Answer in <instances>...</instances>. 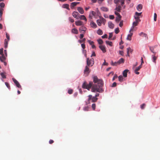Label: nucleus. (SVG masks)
I'll return each instance as SVG.
<instances>
[{
	"label": "nucleus",
	"mask_w": 160,
	"mask_h": 160,
	"mask_svg": "<svg viewBox=\"0 0 160 160\" xmlns=\"http://www.w3.org/2000/svg\"><path fill=\"white\" fill-rule=\"evenodd\" d=\"M93 78L94 84H93L92 82H89L88 84L86 82H85L82 85V88L89 90L92 87L91 91L92 92H98L99 93L103 92L104 90L102 87L104 83L102 80L99 79L96 76H94Z\"/></svg>",
	"instance_id": "f257e3e1"
},
{
	"label": "nucleus",
	"mask_w": 160,
	"mask_h": 160,
	"mask_svg": "<svg viewBox=\"0 0 160 160\" xmlns=\"http://www.w3.org/2000/svg\"><path fill=\"white\" fill-rule=\"evenodd\" d=\"M87 65L89 67L92 66L94 64V61L93 58L89 59V58H87Z\"/></svg>",
	"instance_id": "f03ea898"
},
{
	"label": "nucleus",
	"mask_w": 160,
	"mask_h": 160,
	"mask_svg": "<svg viewBox=\"0 0 160 160\" xmlns=\"http://www.w3.org/2000/svg\"><path fill=\"white\" fill-rule=\"evenodd\" d=\"M106 22V20L103 18H101L99 19H98L97 20V22L98 25L100 26L102 23L105 25Z\"/></svg>",
	"instance_id": "7ed1b4c3"
},
{
	"label": "nucleus",
	"mask_w": 160,
	"mask_h": 160,
	"mask_svg": "<svg viewBox=\"0 0 160 160\" xmlns=\"http://www.w3.org/2000/svg\"><path fill=\"white\" fill-rule=\"evenodd\" d=\"M6 37L8 39L7 40L6 39L4 40V48H6L8 47V41L10 40V37L8 33H6Z\"/></svg>",
	"instance_id": "20e7f679"
},
{
	"label": "nucleus",
	"mask_w": 160,
	"mask_h": 160,
	"mask_svg": "<svg viewBox=\"0 0 160 160\" xmlns=\"http://www.w3.org/2000/svg\"><path fill=\"white\" fill-rule=\"evenodd\" d=\"M89 67L88 66H86L84 70V73L86 76H88L90 72Z\"/></svg>",
	"instance_id": "39448f33"
},
{
	"label": "nucleus",
	"mask_w": 160,
	"mask_h": 160,
	"mask_svg": "<svg viewBox=\"0 0 160 160\" xmlns=\"http://www.w3.org/2000/svg\"><path fill=\"white\" fill-rule=\"evenodd\" d=\"M138 23H139V22L136 21L134 22H133L132 26L131 28L130 29L129 31V32H132L134 31V27L137 26L138 25Z\"/></svg>",
	"instance_id": "423d86ee"
},
{
	"label": "nucleus",
	"mask_w": 160,
	"mask_h": 160,
	"mask_svg": "<svg viewBox=\"0 0 160 160\" xmlns=\"http://www.w3.org/2000/svg\"><path fill=\"white\" fill-rule=\"evenodd\" d=\"M73 16L77 19L80 18V16H79V14L77 12H73L72 13Z\"/></svg>",
	"instance_id": "0eeeda50"
},
{
	"label": "nucleus",
	"mask_w": 160,
	"mask_h": 160,
	"mask_svg": "<svg viewBox=\"0 0 160 160\" xmlns=\"http://www.w3.org/2000/svg\"><path fill=\"white\" fill-rule=\"evenodd\" d=\"M12 80L17 87L18 88H21V86L19 82L15 78H13Z\"/></svg>",
	"instance_id": "6e6552de"
},
{
	"label": "nucleus",
	"mask_w": 160,
	"mask_h": 160,
	"mask_svg": "<svg viewBox=\"0 0 160 160\" xmlns=\"http://www.w3.org/2000/svg\"><path fill=\"white\" fill-rule=\"evenodd\" d=\"M87 30V28L84 27H82L79 28V30L81 33H84Z\"/></svg>",
	"instance_id": "1a4fd4ad"
},
{
	"label": "nucleus",
	"mask_w": 160,
	"mask_h": 160,
	"mask_svg": "<svg viewBox=\"0 0 160 160\" xmlns=\"http://www.w3.org/2000/svg\"><path fill=\"white\" fill-rule=\"evenodd\" d=\"M142 67L141 65H139L138 67H137L134 70V72L136 74L138 75L139 74V72L138 71H139Z\"/></svg>",
	"instance_id": "9d476101"
},
{
	"label": "nucleus",
	"mask_w": 160,
	"mask_h": 160,
	"mask_svg": "<svg viewBox=\"0 0 160 160\" xmlns=\"http://www.w3.org/2000/svg\"><path fill=\"white\" fill-rule=\"evenodd\" d=\"M99 48L103 52L105 53L106 52L105 46L102 45H100L99 46Z\"/></svg>",
	"instance_id": "9b49d317"
},
{
	"label": "nucleus",
	"mask_w": 160,
	"mask_h": 160,
	"mask_svg": "<svg viewBox=\"0 0 160 160\" xmlns=\"http://www.w3.org/2000/svg\"><path fill=\"white\" fill-rule=\"evenodd\" d=\"M139 35L142 37H144L146 39H148V37L147 35L146 34L143 33V32H141L139 34Z\"/></svg>",
	"instance_id": "f8f14e48"
},
{
	"label": "nucleus",
	"mask_w": 160,
	"mask_h": 160,
	"mask_svg": "<svg viewBox=\"0 0 160 160\" xmlns=\"http://www.w3.org/2000/svg\"><path fill=\"white\" fill-rule=\"evenodd\" d=\"M108 25L109 27L111 29L113 28L114 26V24L111 22H108Z\"/></svg>",
	"instance_id": "ddd939ff"
},
{
	"label": "nucleus",
	"mask_w": 160,
	"mask_h": 160,
	"mask_svg": "<svg viewBox=\"0 0 160 160\" xmlns=\"http://www.w3.org/2000/svg\"><path fill=\"white\" fill-rule=\"evenodd\" d=\"M78 11L81 14H82L84 13V11L82 8L79 7L78 8Z\"/></svg>",
	"instance_id": "4468645a"
},
{
	"label": "nucleus",
	"mask_w": 160,
	"mask_h": 160,
	"mask_svg": "<svg viewBox=\"0 0 160 160\" xmlns=\"http://www.w3.org/2000/svg\"><path fill=\"white\" fill-rule=\"evenodd\" d=\"M130 34H128L127 38V39L128 40L130 41L131 40V37L133 35V33L131 32H130Z\"/></svg>",
	"instance_id": "2eb2a0df"
},
{
	"label": "nucleus",
	"mask_w": 160,
	"mask_h": 160,
	"mask_svg": "<svg viewBox=\"0 0 160 160\" xmlns=\"http://www.w3.org/2000/svg\"><path fill=\"white\" fill-rule=\"evenodd\" d=\"M90 25L91 27L94 28H95L97 27L96 24L93 21L91 22Z\"/></svg>",
	"instance_id": "dca6fc26"
},
{
	"label": "nucleus",
	"mask_w": 160,
	"mask_h": 160,
	"mask_svg": "<svg viewBox=\"0 0 160 160\" xmlns=\"http://www.w3.org/2000/svg\"><path fill=\"white\" fill-rule=\"evenodd\" d=\"M128 69H126L124 70L122 73L124 77H126L127 75V73L128 71Z\"/></svg>",
	"instance_id": "f3484780"
},
{
	"label": "nucleus",
	"mask_w": 160,
	"mask_h": 160,
	"mask_svg": "<svg viewBox=\"0 0 160 160\" xmlns=\"http://www.w3.org/2000/svg\"><path fill=\"white\" fill-rule=\"evenodd\" d=\"M155 55L156 54H153L152 55L153 61L155 63H156V60L158 57V56H155Z\"/></svg>",
	"instance_id": "a211bd4d"
},
{
	"label": "nucleus",
	"mask_w": 160,
	"mask_h": 160,
	"mask_svg": "<svg viewBox=\"0 0 160 160\" xmlns=\"http://www.w3.org/2000/svg\"><path fill=\"white\" fill-rule=\"evenodd\" d=\"M101 9L103 12H108V8L106 7H102L101 8Z\"/></svg>",
	"instance_id": "6ab92c4d"
},
{
	"label": "nucleus",
	"mask_w": 160,
	"mask_h": 160,
	"mask_svg": "<svg viewBox=\"0 0 160 160\" xmlns=\"http://www.w3.org/2000/svg\"><path fill=\"white\" fill-rule=\"evenodd\" d=\"M75 24L77 26H82L83 25V22L81 21H76Z\"/></svg>",
	"instance_id": "aec40b11"
},
{
	"label": "nucleus",
	"mask_w": 160,
	"mask_h": 160,
	"mask_svg": "<svg viewBox=\"0 0 160 160\" xmlns=\"http://www.w3.org/2000/svg\"><path fill=\"white\" fill-rule=\"evenodd\" d=\"M142 5L141 4H139L137 7V10L139 11H140L142 9Z\"/></svg>",
	"instance_id": "412c9836"
},
{
	"label": "nucleus",
	"mask_w": 160,
	"mask_h": 160,
	"mask_svg": "<svg viewBox=\"0 0 160 160\" xmlns=\"http://www.w3.org/2000/svg\"><path fill=\"white\" fill-rule=\"evenodd\" d=\"M6 58L4 55H2L1 56H0V60L2 62H3L5 60Z\"/></svg>",
	"instance_id": "4be33fe9"
},
{
	"label": "nucleus",
	"mask_w": 160,
	"mask_h": 160,
	"mask_svg": "<svg viewBox=\"0 0 160 160\" xmlns=\"http://www.w3.org/2000/svg\"><path fill=\"white\" fill-rule=\"evenodd\" d=\"M72 32L75 34H77L78 33V31L77 29L73 28L72 30Z\"/></svg>",
	"instance_id": "5701e85b"
},
{
	"label": "nucleus",
	"mask_w": 160,
	"mask_h": 160,
	"mask_svg": "<svg viewBox=\"0 0 160 160\" xmlns=\"http://www.w3.org/2000/svg\"><path fill=\"white\" fill-rule=\"evenodd\" d=\"M150 50L153 53V54H156V52L154 51V47H149Z\"/></svg>",
	"instance_id": "b1692460"
},
{
	"label": "nucleus",
	"mask_w": 160,
	"mask_h": 160,
	"mask_svg": "<svg viewBox=\"0 0 160 160\" xmlns=\"http://www.w3.org/2000/svg\"><path fill=\"white\" fill-rule=\"evenodd\" d=\"M124 61V60L122 58L120 59L118 61V64H120L122 63H123Z\"/></svg>",
	"instance_id": "393cba45"
},
{
	"label": "nucleus",
	"mask_w": 160,
	"mask_h": 160,
	"mask_svg": "<svg viewBox=\"0 0 160 160\" xmlns=\"http://www.w3.org/2000/svg\"><path fill=\"white\" fill-rule=\"evenodd\" d=\"M62 7L64 8H67V9L68 10L70 9L69 8V5L68 4H64L63 5Z\"/></svg>",
	"instance_id": "a878e982"
},
{
	"label": "nucleus",
	"mask_w": 160,
	"mask_h": 160,
	"mask_svg": "<svg viewBox=\"0 0 160 160\" xmlns=\"http://www.w3.org/2000/svg\"><path fill=\"white\" fill-rule=\"evenodd\" d=\"M97 33L98 34V35H102V33H103V32H102V30H101L100 29H99L97 31Z\"/></svg>",
	"instance_id": "bb28decb"
},
{
	"label": "nucleus",
	"mask_w": 160,
	"mask_h": 160,
	"mask_svg": "<svg viewBox=\"0 0 160 160\" xmlns=\"http://www.w3.org/2000/svg\"><path fill=\"white\" fill-rule=\"evenodd\" d=\"M97 100L98 98L95 97H93L92 98V102H95L97 101Z\"/></svg>",
	"instance_id": "cd10ccee"
},
{
	"label": "nucleus",
	"mask_w": 160,
	"mask_h": 160,
	"mask_svg": "<svg viewBox=\"0 0 160 160\" xmlns=\"http://www.w3.org/2000/svg\"><path fill=\"white\" fill-rule=\"evenodd\" d=\"M106 42L107 44L109 45L110 46H112V43L111 42L106 41Z\"/></svg>",
	"instance_id": "c85d7f7f"
},
{
	"label": "nucleus",
	"mask_w": 160,
	"mask_h": 160,
	"mask_svg": "<svg viewBox=\"0 0 160 160\" xmlns=\"http://www.w3.org/2000/svg\"><path fill=\"white\" fill-rule=\"evenodd\" d=\"M121 7L120 6H118L116 8V10L118 12H120L121 11Z\"/></svg>",
	"instance_id": "c756f323"
},
{
	"label": "nucleus",
	"mask_w": 160,
	"mask_h": 160,
	"mask_svg": "<svg viewBox=\"0 0 160 160\" xmlns=\"http://www.w3.org/2000/svg\"><path fill=\"white\" fill-rule=\"evenodd\" d=\"M76 6V5L75 2H72L71 3V8H74L75 6Z\"/></svg>",
	"instance_id": "7c9ffc66"
},
{
	"label": "nucleus",
	"mask_w": 160,
	"mask_h": 160,
	"mask_svg": "<svg viewBox=\"0 0 160 160\" xmlns=\"http://www.w3.org/2000/svg\"><path fill=\"white\" fill-rule=\"evenodd\" d=\"M134 18L136 20L135 21L138 22H139L141 21L140 19H139V18L138 17H137L135 15L134 16Z\"/></svg>",
	"instance_id": "2f4dec72"
},
{
	"label": "nucleus",
	"mask_w": 160,
	"mask_h": 160,
	"mask_svg": "<svg viewBox=\"0 0 160 160\" xmlns=\"http://www.w3.org/2000/svg\"><path fill=\"white\" fill-rule=\"evenodd\" d=\"M118 80L120 82H122L123 81V77L122 75L119 76L118 77Z\"/></svg>",
	"instance_id": "473e14b6"
},
{
	"label": "nucleus",
	"mask_w": 160,
	"mask_h": 160,
	"mask_svg": "<svg viewBox=\"0 0 160 160\" xmlns=\"http://www.w3.org/2000/svg\"><path fill=\"white\" fill-rule=\"evenodd\" d=\"M80 18L82 20H84L85 21H87V19L84 15H81L80 17Z\"/></svg>",
	"instance_id": "72a5a7b5"
},
{
	"label": "nucleus",
	"mask_w": 160,
	"mask_h": 160,
	"mask_svg": "<svg viewBox=\"0 0 160 160\" xmlns=\"http://www.w3.org/2000/svg\"><path fill=\"white\" fill-rule=\"evenodd\" d=\"M98 42L99 44H102L103 43V41L101 39H99L98 40Z\"/></svg>",
	"instance_id": "f704fd0d"
},
{
	"label": "nucleus",
	"mask_w": 160,
	"mask_h": 160,
	"mask_svg": "<svg viewBox=\"0 0 160 160\" xmlns=\"http://www.w3.org/2000/svg\"><path fill=\"white\" fill-rule=\"evenodd\" d=\"M0 75L3 78H6V76L4 73L1 72L0 73Z\"/></svg>",
	"instance_id": "c9c22d12"
},
{
	"label": "nucleus",
	"mask_w": 160,
	"mask_h": 160,
	"mask_svg": "<svg viewBox=\"0 0 160 160\" xmlns=\"http://www.w3.org/2000/svg\"><path fill=\"white\" fill-rule=\"evenodd\" d=\"M118 61L115 62H113L112 61L111 62V65L112 66H117L118 64Z\"/></svg>",
	"instance_id": "e433bc0d"
},
{
	"label": "nucleus",
	"mask_w": 160,
	"mask_h": 160,
	"mask_svg": "<svg viewBox=\"0 0 160 160\" xmlns=\"http://www.w3.org/2000/svg\"><path fill=\"white\" fill-rule=\"evenodd\" d=\"M73 92V90L71 89H69L68 91V93L70 94H72Z\"/></svg>",
	"instance_id": "4c0bfd02"
},
{
	"label": "nucleus",
	"mask_w": 160,
	"mask_h": 160,
	"mask_svg": "<svg viewBox=\"0 0 160 160\" xmlns=\"http://www.w3.org/2000/svg\"><path fill=\"white\" fill-rule=\"evenodd\" d=\"M142 13V12L138 13L137 12H136L135 13V15L139 17V16L141 15Z\"/></svg>",
	"instance_id": "58836bf2"
},
{
	"label": "nucleus",
	"mask_w": 160,
	"mask_h": 160,
	"mask_svg": "<svg viewBox=\"0 0 160 160\" xmlns=\"http://www.w3.org/2000/svg\"><path fill=\"white\" fill-rule=\"evenodd\" d=\"M3 10V9H1L0 8V18H1L2 17V15L3 12L2 11Z\"/></svg>",
	"instance_id": "ea45409f"
},
{
	"label": "nucleus",
	"mask_w": 160,
	"mask_h": 160,
	"mask_svg": "<svg viewBox=\"0 0 160 160\" xmlns=\"http://www.w3.org/2000/svg\"><path fill=\"white\" fill-rule=\"evenodd\" d=\"M121 16H120V17L118 16V17H117L116 19V21L117 22H119L121 20Z\"/></svg>",
	"instance_id": "a19ab883"
},
{
	"label": "nucleus",
	"mask_w": 160,
	"mask_h": 160,
	"mask_svg": "<svg viewBox=\"0 0 160 160\" xmlns=\"http://www.w3.org/2000/svg\"><path fill=\"white\" fill-rule=\"evenodd\" d=\"M6 85V86L7 87V88L9 89H10V86L9 85V84L7 82H5V83Z\"/></svg>",
	"instance_id": "79ce46f5"
},
{
	"label": "nucleus",
	"mask_w": 160,
	"mask_h": 160,
	"mask_svg": "<svg viewBox=\"0 0 160 160\" xmlns=\"http://www.w3.org/2000/svg\"><path fill=\"white\" fill-rule=\"evenodd\" d=\"M88 101L89 102L90 100H92V95H90L88 96Z\"/></svg>",
	"instance_id": "37998d69"
},
{
	"label": "nucleus",
	"mask_w": 160,
	"mask_h": 160,
	"mask_svg": "<svg viewBox=\"0 0 160 160\" xmlns=\"http://www.w3.org/2000/svg\"><path fill=\"white\" fill-rule=\"evenodd\" d=\"M119 32V30L118 28H116L115 30V32L116 34H118Z\"/></svg>",
	"instance_id": "c03bdc74"
},
{
	"label": "nucleus",
	"mask_w": 160,
	"mask_h": 160,
	"mask_svg": "<svg viewBox=\"0 0 160 160\" xmlns=\"http://www.w3.org/2000/svg\"><path fill=\"white\" fill-rule=\"evenodd\" d=\"M157 15L156 13H154V20L156 21L157 20Z\"/></svg>",
	"instance_id": "a18cd8bd"
},
{
	"label": "nucleus",
	"mask_w": 160,
	"mask_h": 160,
	"mask_svg": "<svg viewBox=\"0 0 160 160\" xmlns=\"http://www.w3.org/2000/svg\"><path fill=\"white\" fill-rule=\"evenodd\" d=\"M92 107L93 109V110H95V107H96V105L94 103H93L92 104Z\"/></svg>",
	"instance_id": "49530a36"
},
{
	"label": "nucleus",
	"mask_w": 160,
	"mask_h": 160,
	"mask_svg": "<svg viewBox=\"0 0 160 160\" xmlns=\"http://www.w3.org/2000/svg\"><path fill=\"white\" fill-rule=\"evenodd\" d=\"M0 54L1 55H4L3 53V49L2 48L0 49Z\"/></svg>",
	"instance_id": "de8ad7c7"
},
{
	"label": "nucleus",
	"mask_w": 160,
	"mask_h": 160,
	"mask_svg": "<svg viewBox=\"0 0 160 160\" xmlns=\"http://www.w3.org/2000/svg\"><path fill=\"white\" fill-rule=\"evenodd\" d=\"M0 6L1 8H4L5 6V4L3 2H1L0 3Z\"/></svg>",
	"instance_id": "09e8293b"
},
{
	"label": "nucleus",
	"mask_w": 160,
	"mask_h": 160,
	"mask_svg": "<svg viewBox=\"0 0 160 160\" xmlns=\"http://www.w3.org/2000/svg\"><path fill=\"white\" fill-rule=\"evenodd\" d=\"M123 25V21H120L119 24V26L120 27H122Z\"/></svg>",
	"instance_id": "8fccbe9b"
},
{
	"label": "nucleus",
	"mask_w": 160,
	"mask_h": 160,
	"mask_svg": "<svg viewBox=\"0 0 160 160\" xmlns=\"http://www.w3.org/2000/svg\"><path fill=\"white\" fill-rule=\"evenodd\" d=\"M109 18L111 19H113L114 18V16L113 15H110L109 16Z\"/></svg>",
	"instance_id": "3c124183"
},
{
	"label": "nucleus",
	"mask_w": 160,
	"mask_h": 160,
	"mask_svg": "<svg viewBox=\"0 0 160 160\" xmlns=\"http://www.w3.org/2000/svg\"><path fill=\"white\" fill-rule=\"evenodd\" d=\"M88 42L89 44L91 45L94 43V42L93 41H91L90 40H88Z\"/></svg>",
	"instance_id": "603ef678"
},
{
	"label": "nucleus",
	"mask_w": 160,
	"mask_h": 160,
	"mask_svg": "<svg viewBox=\"0 0 160 160\" xmlns=\"http://www.w3.org/2000/svg\"><path fill=\"white\" fill-rule=\"evenodd\" d=\"M86 40V39L85 38H83L82 40H79V42L80 43H82L84 42Z\"/></svg>",
	"instance_id": "864d4df0"
},
{
	"label": "nucleus",
	"mask_w": 160,
	"mask_h": 160,
	"mask_svg": "<svg viewBox=\"0 0 160 160\" xmlns=\"http://www.w3.org/2000/svg\"><path fill=\"white\" fill-rule=\"evenodd\" d=\"M145 106V104L144 103L142 104L141 105V108L142 109H143Z\"/></svg>",
	"instance_id": "5fc2aeb1"
},
{
	"label": "nucleus",
	"mask_w": 160,
	"mask_h": 160,
	"mask_svg": "<svg viewBox=\"0 0 160 160\" xmlns=\"http://www.w3.org/2000/svg\"><path fill=\"white\" fill-rule=\"evenodd\" d=\"M118 78V76L117 75H115L113 77V78H112V80L113 81H114L115 80V79L117 78Z\"/></svg>",
	"instance_id": "6e6d98bb"
},
{
	"label": "nucleus",
	"mask_w": 160,
	"mask_h": 160,
	"mask_svg": "<svg viewBox=\"0 0 160 160\" xmlns=\"http://www.w3.org/2000/svg\"><path fill=\"white\" fill-rule=\"evenodd\" d=\"M69 20L70 22H74V20L73 19H72L71 17H69Z\"/></svg>",
	"instance_id": "4d7b16f0"
},
{
	"label": "nucleus",
	"mask_w": 160,
	"mask_h": 160,
	"mask_svg": "<svg viewBox=\"0 0 160 160\" xmlns=\"http://www.w3.org/2000/svg\"><path fill=\"white\" fill-rule=\"evenodd\" d=\"M131 50V48L130 47H129L127 48V54H129V50Z\"/></svg>",
	"instance_id": "13d9d810"
},
{
	"label": "nucleus",
	"mask_w": 160,
	"mask_h": 160,
	"mask_svg": "<svg viewBox=\"0 0 160 160\" xmlns=\"http://www.w3.org/2000/svg\"><path fill=\"white\" fill-rule=\"evenodd\" d=\"M117 85V83L116 82H113L112 86V87H115Z\"/></svg>",
	"instance_id": "bf43d9fd"
},
{
	"label": "nucleus",
	"mask_w": 160,
	"mask_h": 160,
	"mask_svg": "<svg viewBox=\"0 0 160 160\" xmlns=\"http://www.w3.org/2000/svg\"><path fill=\"white\" fill-rule=\"evenodd\" d=\"M102 38H107V34H105L104 35L102 36Z\"/></svg>",
	"instance_id": "052dcab7"
},
{
	"label": "nucleus",
	"mask_w": 160,
	"mask_h": 160,
	"mask_svg": "<svg viewBox=\"0 0 160 160\" xmlns=\"http://www.w3.org/2000/svg\"><path fill=\"white\" fill-rule=\"evenodd\" d=\"M96 56V54L94 52H92V55H91V57H92L93 56Z\"/></svg>",
	"instance_id": "680f3d73"
},
{
	"label": "nucleus",
	"mask_w": 160,
	"mask_h": 160,
	"mask_svg": "<svg viewBox=\"0 0 160 160\" xmlns=\"http://www.w3.org/2000/svg\"><path fill=\"white\" fill-rule=\"evenodd\" d=\"M81 46H82V48L83 49H84L85 48V44H84L83 43L81 44Z\"/></svg>",
	"instance_id": "e2e57ef3"
},
{
	"label": "nucleus",
	"mask_w": 160,
	"mask_h": 160,
	"mask_svg": "<svg viewBox=\"0 0 160 160\" xmlns=\"http://www.w3.org/2000/svg\"><path fill=\"white\" fill-rule=\"evenodd\" d=\"M112 33H109V35L108 38V39H110V38L112 37Z\"/></svg>",
	"instance_id": "0e129e2a"
},
{
	"label": "nucleus",
	"mask_w": 160,
	"mask_h": 160,
	"mask_svg": "<svg viewBox=\"0 0 160 160\" xmlns=\"http://www.w3.org/2000/svg\"><path fill=\"white\" fill-rule=\"evenodd\" d=\"M115 14L116 15L118 16V17H120V16H121V15H120V14L119 13H118V12H115Z\"/></svg>",
	"instance_id": "69168bd1"
},
{
	"label": "nucleus",
	"mask_w": 160,
	"mask_h": 160,
	"mask_svg": "<svg viewBox=\"0 0 160 160\" xmlns=\"http://www.w3.org/2000/svg\"><path fill=\"white\" fill-rule=\"evenodd\" d=\"M119 54L121 55L122 56L123 55V51H119Z\"/></svg>",
	"instance_id": "338daca9"
},
{
	"label": "nucleus",
	"mask_w": 160,
	"mask_h": 160,
	"mask_svg": "<svg viewBox=\"0 0 160 160\" xmlns=\"http://www.w3.org/2000/svg\"><path fill=\"white\" fill-rule=\"evenodd\" d=\"M104 0H98V3L101 4Z\"/></svg>",
	"instance_id": "774afa93"
}]
</instances>
